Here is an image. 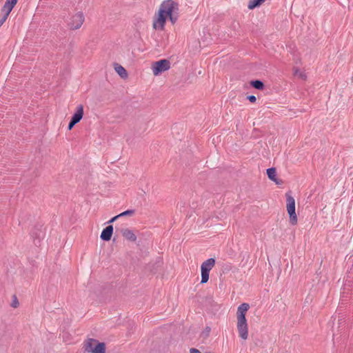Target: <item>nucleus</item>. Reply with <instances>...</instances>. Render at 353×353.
I'll return each instance as SVG.
<instances>
[{
	"label": "nucleus",
	"instance_id": "nucleus-19",
	"mask_svg": "<svg viewBox=\"0 0 353 353\" xmlns=\"http://www.w3.org/2000/svg\"><path fill=\"white\" fill-rule=\"evenodd\" d=\"M19 304V301H18V300H17V296H14V299H13V301H12V303H11V306H12V307L16 308V307H18Z\"/></svg>",
	"mask_w": 353,
	"mask_h": 353
},
{
	"label": "nucleus",
	"instance_id": "nucleus-14",
	"mask_svg": "<svg viewBox=\"0 0 353 353\" xmlns=\"http://www.w3.org/2000/svg\"><path fill=\"white\" fill-rule=\"evenodd\" d=\"M250 85L255 89L261 90L264 88V83L261 80H253L250 81Z\"/></svg>",
	"mask_w": 353,
	"mask_h": 353
},
{
	"label": "nucleus",
	"instance_id": "nucleus-6",
	"mask_svg": "<svg viewBox=\"0 0 353 353\" xmlns=\"http://www.w3.org/2000/svg\"><path fill=\"white\" fill-rule=\"evenodd\" d=\"M84 15L82 12H79L74 14L68 23V26L71 30L79 29L84 22Z\"/></svg>",
	"mask_w": 353,
	"mask_h": 353
},
{
	"label": "nucleus",
	"instance_id": "nucleus-10",
	"mask_svg": "<svg viewBox=\"0 0 353 353\" xmlns=\"http://www.w3.org/2000/svg\"><path fill=\"white\" fill-rule=\"evenodd\" d=\"M17 1L18 0H6L2 9L3 11L5 12L7 15H9L14 6L17 4Z\"/></svg>",
	"mask_w": 353,
	"mask_h": 353
},
{
	"label": "nucleus",
	"instance_id": "nucleus-12",
	"mask_svg": "<svg viewBox=\"0 0 353 353\" xmlns=\"http://www.w3.org/2000/svg\"><path fill=\"white\" fill-rule=\"evenodd\" d=\"M266 172H267L268 178L271 181L275 182L276 184H279V182L277 181V179L276 177V168H268L266 170Z\"/></svg>",
	"mask_w": 353,
	"mask_h": 353
},
{
	"label": "nucleus",
	"instance_id": "nucleus-9",
	"mask_svg": "<svg viewBox=\"0 0 353 353\" xmlns=\"http://www.w3.org/2000/svg\"><path fill=\"white\" fill-rule=\"evenodd\" d=\"M121 233L125 239L130 241L134 242L137 240V236L132 230L128 228L122 229Z\"/></svg>",
	"mask_w": 353,
	"mask_h": 353
},
{
	"label": "nucleus",
	"instance_id": "nucleus-2",
	"mask_svg": "<svg viewBox=\"0 0 353 353\" xmlns=\"http://www.w3.org/2000/svg\"><path fill=\"white\" fill-rule=\"evenodd\" d=\"M250 308V305L246 303L241 304L237 308L236 327L239 337L243 340H246L248 337V325L246 319V313Z\"/></svg>",
	"mask_w": 353,
	"mask_h": 353
},
{
	"label": "nucleus",
	"instance_id": "nucleus-16",
	"mask_svg": "<svg viewBox=\"0 0 353 353\" xmlns=\"http://www.w3.org/2000/svg\"><path fill=\"white\" fill-rule=\"evenodd\" d=\"M265 0H250L248 3V8L252 10L260 6Z\"/></svg>",
	"mask_w": 353,
	"mask_h": 353
},
{
	"label": "nucleus",
	"instance_id": "nucleus-25",
	"mask_svg": "<svg viewBox=\"0 0 353 353\" xmlns=\"http://www.w3.org/2000/svg\"><path fill=\"white\" fill-rule=\"evenodd\" d=\"M210 330V328H208V330H206V332H209Z\"/></svg>",
	"mask_w": 353,
	"mask_h": 353
},
{
	"label": "nucleus",
	"instance_id": "nucleus-17",
	"mask_svg": "<svg viewBox=\"0 0 353 353\" xmlns=\"http://www.w3.org/2000/svg\"><path fill=\"white\" fill-rule=\"evenodd\" d=\"M115 70L121 78H126L128 77L127 71L123 66L117 65L115 67Z\"/></svg>",
	"mask_w": 353,
	"mask_h": 353
},
{
	"label": "nucleus",
	"instance_id": "nucleus-24",
	"mask_svg": "<svg viewBox=\"0 0 353 353\" xmlns=\"http://www.w3.org/2000/svg\"><path fill=\"white\" fill-rule=\"evenodd\" d=\"M210 330V328H208V330H206V332H209Z\"/></svg>",
	"mask_w": 353,
	"mask_h": 353
},
{
	"label": "nucleus",
	"instance_id": "nucleus-20",
	"mask_svg": "<svg viewBox=\"0 0 353 353\" xmlns=\"http://www.w3.org/2000/svg\"><path fill=\"white\" fill-rule=\"evenodd\" d=\"M247 99L251 102V103H255L256 101V98L254 95H249L247 97Z\"/></svg>",
	"mask_w": 353,
	"mask_h": 353
},
{
	"label": "nucleus",
	"instance_id": "nucleus-23",
	"mask_svg": "<svg viewBox=\"0 0 353 353\" xmlns=\"http://www.w3.org/2000/svg\"><path fill=\"white\" fill-rule=\"evenodd\" d=\"M190 353H201L199 350L195 348L190 349Z\"/></svg>",
	"mask_w": 353,
	"mask_h": 353
},
{
	"label": "nucleus",
	"instance_id": "nucleus-5",
	"mask_svg": "<svg viewBox=\"0 0 353 353\" xmlns=\"http://www.w3.org/2000/svg\"><path fill=\"white\" fill-rule=\"evenodd\" d=\"M170 68V63L167 59H161L156 61L152 65V70L154 75H159L164 71L169 70Z\"/></svg>",
	"mask_w": 353,
	"mask_h": 353
},
{
	"label": "nucleus",
	"instance_id": "nucleus-13",
	"mask_svg": "<svg viewBox=\"0 0 353 353\" xmlns=\"http://www.w3.org/2000/svg\"><path fill=\"white\" fill-rule=\"evenodd\" d=\"M92 353H105V345L104 343H99L97 341L94 346Z\"/></svg>",
	"mask_w": 353,
	"mask_h": 353
},
{
	"label": "nucleus",
	"instance_id": "nucleus-21",
	"mask_svg": "<svg viewBox=\"0 0 353 353\" xmlns=\"http://www.w3.org/2000/svg\"><path fill=\"white\" fill-rule=\"evenodd\" d=\"M77 124L76 122H74V121L71 120L69 122V124H68V128L69 130H72V128Z\"/></svg>",
	"mask_w": 353,
	"mask_h": 353
},
{
	"label": "nucleus",
	"instance_id": "nucleus-22",
	"mask_svg": "<svg viewBox=\"0 0 353 353\" xmlns=\"http://www.w3.org/2000/svg\"><path fill=\"white\" fill-rule=\"evenodd\" d=\"M119 217V215H117L114 217H112L110 220L108 221V223H112L113 222H114L117 219H118Z\"/></svg>",
	"mask_w": 353,
	"mask_h": 353
},
{
	"label": "nucleus",
	"instance_id": "nucleus-7",
	"mask_svg": "<svg viewBox=\"0 0 353 353\" xmlns=\"http://www.w3.org/2000/svg\"><path fill=\"white\" fill-rule=\"evenodd\" d=\"M113 230H114V228L112 225H110L105 227L101 232V234L100 236L101 239L105 241H110L112 236Z\"/></svg>",
	"mask_w": 353,
	"mask_h": 353
},
{
	"label": "nucleus",
	"instance_id": "nucleus-1",
	"mask_svg": "<svg viewBox=\"0 0 353 353\" xmlns=\"http://www.w3.org/2000/svg\"><path fill=\"white\" fill-rule=\"evenodd\" d=\"M179 5L172 0L163 1L156 14L152 27L154 30H163L165 28V23L168 17L172 24H174L179 18L178 14Z\"/></svg>",
	"mask_w": 353,
	"mask_h": 353
},
{
	"label": "nucleus",
	"instance_id": "nucleus-11",
	"mask_svg": "<svg viewBox=\"0 0 353 353\" xmlns=\"http://www.w3.org/2000/svg\"><path fill=\"white\" fill-rule=\"evenodd\" d=\"M97 343V341L93 339H88L86 343L84 344V350L87 352H92V350L96 345V343Z\"/></svg>",
	"mask_w": 353,
	"mask_h": 353
},
{
	"label": "nucleus",
	"instance_id": "nucleus-4",
	"mask_svg": "<svg viewBox=\"0 0 353 353\" xmlns=\"http://www.w3.org/2000/svg\"><path fill=\"white\" fill-rule=\"evenodd\" d=\"M215 265V259L213 258H210L205 261L201 266V283L203 284L208 282L209 280V273L210 271L212 269V268Z\"/></svg>",
	"mask_w": 353,
	"mask_h": 353
},
{
	"label": "nucleus",
	"instance_id": "nucleus-8",
	"mask_svg": "<svg viewBox=\"0 0 353 353\" xmlns=\"http://www.w3.org/2000/svg\"><path fill=\"white\" fill-rule=\"evenodd\" d=\"M83 106L79 104L77 107L76 112L72 115L71 120L78 123L83 118Z\"/></svg>",
	"mask_w": 353,
	"mask_h": 353
},
{
	"label": "nucleus",
	"instance_id": "nucleus-3",
	"mask_svg": "<svg viewBox=\"0 0 353 353\" xmlns=\"http://www.w3.org/2000/svg\"><path fill=\"white\" fill-rule=\"evenodd\" d=\"M286 202L287 211L290 216V223L292 225H295L297 223V216L295 209V200L290 193L286 194Z\"/></svg>",
	"mask_w": 353,
	"mask_h": 353
},
{
	"label": "nucleus",
	"instance_id": "nucleus-15",
	"mask_svg": "<svg viewBox=\"0 0 353 353\" xmlns=\"http://www.w3.org/2000/svg\"><path fill=\"white\" fill-rule=\"evenodd\" d=\"M42 231H41V226L39 225L38 228H35V230H32L31 232V236L34 239H40L41 238Z\"/></svg>",
	"mask_w": 353,
	"mask_h": 353
},
{
	"label": "nucleus",
	"instance_id": "nucleus-18",
	"mask_svg": "<svg viewBox=\"0 0 353 353\" xmlns=\"http://www.w3.org/2000/svg\"><path fill=\"white\" fill-rule=\"evenodd\" d=\"M135 211L134 210H127L121 213H120L119 215V217H122L124 216H132L134 214Z\"/></svg>",
	"mask_w": 353,
	"mask_h": 353
}]
</instances>
